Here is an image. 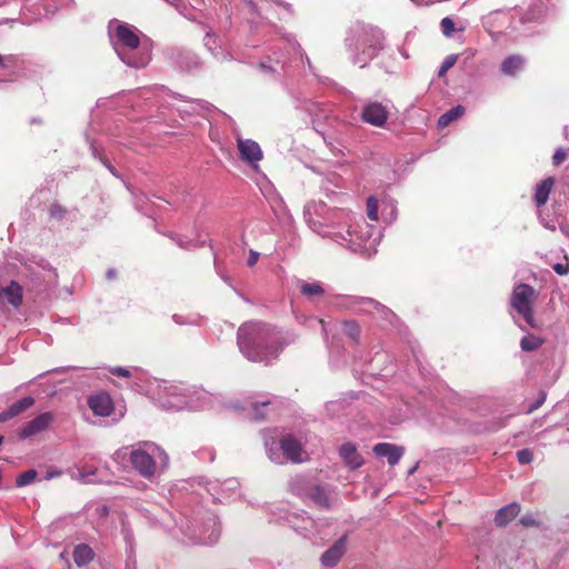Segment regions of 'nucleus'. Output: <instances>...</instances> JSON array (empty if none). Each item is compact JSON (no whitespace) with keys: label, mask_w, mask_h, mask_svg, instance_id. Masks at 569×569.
Here are the masks:
<instances>
[{"label":"nucleus","mask_w":569,"mask_h":569,"mask_svg":"<svg viewBox=\"0 0 569 569\" xmlns=\"http://www.w3.org/2000/svg\"><path fill=\"white\" fill-rule=\"evenodd\" d=\"M271 330L263 323L246 322L238 329V346L240 351L251 361H263L277 358L282 346L274 349L264 347L270 338Z\"/></svg>","instance_id":"f257e3e1"},{"label":"nucleus","mask_w":569,"mask_h":569,"mask_svg":"<svg viewBox=\"0 0 569 569\" xmlns=\"http://www.w3.org/2000/svg\"><path fill=\"white\" fill-rule=\"evenodd\" d=\"M539 292L530 284L519 283L513 288L510 297V306L522 316L529 327L536 329L538 323L535 319V303Z\"/></svg>","instance_id":"f03ea898"},{"label":"nucleus","mask_w":569,"mask_h":569,"mask_svg":"<svg viewBox=\"0 0 569 569\" xmlns=\"http://www.w3.org/2000/svg\"><path fill=\"white\" fill-rule=\"evenodd\" d=\"M279 443L283 456L292 463H301L307 460V452L302 443L293 435L282 436Z\"/></svg>","instance_id":"7ed1b4c3"},{"label":"nucleus","mask_w":569,"mask_h":569,"mask_svg":"<svg viewBox=\"0 0 569 569\" xmlns=\"http://www.w3.org/2000/svg\"><path fill=\"white\" fill-rule=\"evenodd\" d=\"M54 415L50 411L42 412L32 420L28 421L19 431L20 439L32 438L46 431L53 422Z\"/></svg>","instance_id":"20e7f679"},{"label":"nucleus","mask_w":569,"mask_h":569,"mask_svg":"<svg viewBox=\"0 0 569 569\" xmlns=\"http://www.w3.org/2000/svg\"><path fill=\"white\" fill-rule=\"evenodd\" d=\"M130 462L133 468L146 478L153 476L156 471L154 459L143 450H133L130 453Z\"/></svg>","instance_id":"39448f33"},{"label":"nucleus","mask_w":569,"mask_h":569,"mask_svg":"<svg viewBox=\"0 0 569 569\" xmlns=\"http://www.w3.org/2000/svg\"><path fill=\"white\" fill-rule=\"evenodd\" d=\"M362 120L375 127H382L388 119V111L380 102H370L363 107L361 112Z\"/></svg>","instance_id":"423d86ee"},{"label":"nucleus","mask_w":569,"mask_h":569,"mask_svg":"<svg viewBox=\"0 0 569 569\" xmlns=\"http://www.w3.org/2000/svg\"><path fill=\"white\" fill-rule=\"evenodd\" d=\"M88 406L96 416L109 417L113 412V401L107 392L90 396Z\"/></svg>","instance_id":"0eeeda50"},{"label":"nucleus","mask_w":569,"mask_h":569,"mask_svg":"<svg viewBox=\"0 0 569 569\" xmlns=\"http://www.w3.org/2000/svg\"><path fill=\"white\" fill-rule=\"evenodd\" d=\"M347 551V535L340 537L328 550L321 556L323 567H335L338 565L342 556Z\"/></svg>","instance_id":"6e6552de"},{"label":"nucleus","mask_w":569,"mask_h":569,"mask_svg":"<svg viewBox=\"0 0 569 569\" xmlns=\"http://www.w3.org/2000/svg\"><path fill=\"white\" fill-rule=\"evenodd\" d=\"M238 150L243 161L254 164L262 159L260 146L251 139H238Z\"/></svg>","instance_id":"1a4fd4ad"},{"label":"nucleus","mask_w":569,"mask_h":569,"mask_svg":"<svg viewBox=\"0 0 569 569\" xmlns=\"http://www.w3.org/2000/svg\"><path fill=\"white\" fill-rule=\"evenodd\" d=\"M22 287L17 281L0 289V306L10 305L18 308L22 303Z\"/></svg>","instance_id":"9d476101"},{"label":"nucleus","mask_w":569,"mask_h":569,"mask_svg":"<svg viewBox=\"0 0 569 569\" xmlns=\"http://www.w3.org/2000/svg\"><path fill=\"white\" fill-rule=\"evenodd\" d=\"M373 452L378 457H386L390 466H396L399 462L400 458L402 457L405 450L402 447L392 443L381 442L377 443L373 447Z\"/></svg>","instance_id":"9b49d317"},{"label":"nucleus","mask_w":569,"mask_h":569,"mask_svg":"<svg viewBox=\"0 0 569 569\" xmlns=\"http://www.w3.org/2000/svg\"><path fill=\"white\" fill-rule=\"evenodd\" d=\"M34 405V399L30 396L13 402L8 409L0 413V423L10 420Z\"/></svg>","instance_id":"f8f14e48"},{"label":"nucleus","mask_w":569,"mask_h":569,"mask_svg":"<svg viewBox=\"0 0 569 569\" xmlns=\"http://www.w3.org/2000/svg\"><path fill=\"white\" fill-rule=\"evenodd\" d=\"M521 507L517 502L509 503L500 508L495 516V523L498 527H506L511 522L520 512Z\"/></svg>","instance_id":"ddd939ff"},{"label":"nucleus","mask_w":569,"mask_h":569,"mask_svg":"<svg viewBox=\"0 0 569 569\" xmlns=\"http://www.w3.org/2000/svg\"><path fill=\"white\" fill-rule=\"evenodd\" d=\"M116 37L126 47L137 49L140 44L138 34L127 24H119L116 29Z\"/></svg>","instance_id":"4468645a"},{"label":"nucleus","mask_w":569,"mask_h":569,"mask_svg":"<svg viewBox=\"0 0 569 569\" xmlns=\"http://www.w3.org/2000/svg\"><path fill=\"white\" fill-rule=\"evenodd\" d=\"M340 456L351 469H357L363 463V459L358 453L356 447L350 442L341 446Z\"/></svg>","instance_id":"2eb2a0df"},{"label":"nucleus","mask_w":569,"mask_h":569,"mask_svg":"<svg viewBox=\"0 0 569 569\" xmlns=\"http://www.w3.org/2000/svg\"><path fill=\"white\" fill-rule=\"evenodd\" d=\"M555 186V178L548 177L537 184L535 191V202L537 207H542L548 202L549 194Z\"/></svg>","instance_id":"dca6fc26"},{"label":"nucleus","mask_w":569,"mask_h":569,"mask_svg":"<svg viewBox=\"0 0 569 569\" xmlns=\"http://www.w3.org/2000/svg\"><path fill=\"white\" fill-rule=\"evenodd\" d=\"M93 557L94 552L88 545H78L73 550V560L78 567L88 565Z\"/></svg>","instance_id":"f3484780"},{"label":"nucleus","mask_w":569,"mask_h":569,"mask_svg":"<svg viewBox=\"0 0 569 569\" xmlns=\"http://www.w3.org/2000/svg\"><path fill=\"white\" fill-rule=\"evenodd\" d=\"M523 64V58L518 54L506 58L501 63V71L507 76H515L516 72L521 69Z\"/></svg>","instance_id":"a211bd4d"},{"label":"nucleus","mask_w":569,"mask_h":569,"mask_svg":"<svg viewBox=\"0 0 569 569\" xmlns=\"http://www.w3.org/2000/svg\"><path fill=\"white\" fill-rule=\"evenodd\" d=\"M463 113L465 108L461 104H458L439 117L438 126L440 128H445L449 126L452 121L462 117Z\"/></svg>","instance_id":"6ab92c4d"},{"label":"nucleus","mask_w":569,"mask_h":569,"mask_svg":"<svg viewBox=\"0 0 569 569\" xmlns=\"http://www.w3.org/2000/svg\"><path fill=\"white\" fill-rule=\"evenodd\" d=\"M309 498L321 508H330L329 497L323 490V488L319 486H316L310 490Z\"/></svg>","instance_id":"aec40b11"},{"label":"nucleus","mask_w":569,"mask_h":569,"mask_svg":"<svg viewBox=\"0 0 569 569\" xmlns=\"http://www.w3.org/2000/svg\"><path fill=\"white\" fill-rule=\"evenodd\" d=\"M543 342V339L533 335H528L521 339L520 347L523 351H535L538 350Z\"/></svg>","instance_id":"412c9836"},{"label":"nucleus","mask_w":569,"mask_h":569,"mask_svg":"<svg viewBox=\"0 0 569 569\" xmlns=\"http://www.w3.org/2000/svg\"><path fill=\"white\" fill-rule=\"evenodd\" d=\"M343 333L349 337L355 343H358L361 336V329L359 325L353 321H345L343 322Z\"/></svg>","instance_id":"4be33fe9"},{"label":"nucleus","mask_w":569,"mask_h":569,"mask_svg":"<svg viewBox=\"0 0 569 569\" xmlns=\"http://www.w3.org/2000/svg\"><path fill=\"white\" fill-rule=\"evenodd\" d=\"M300 291L303 296H306L308 298H312L316 296H322L325 292L322 286L318 282H312V283L303 282L300 287Z\"/></svg>","instance_id":"5701e85b"},{"label":"nucleus","mask_w":569,"mask_h":569,"mask_svg":"<svg viewBox=\"0 0 569 569\" xmlns=\"http://www.w3.org/2000/svg\"><path fill=\"white\" fill-rule=\"evenodd\" d=\"M378 200L375 197H369L367 200V216L371 221H378Z\"/></svg>","instance_id":"b1692460"},{"label":"nucleus","mask_w":569,"mask_h":569,"mask_svg":"<svg viewBox=\"0 0 569 569\" xmlns=\"http://www.w3.org/2000/svg\"><path fill=\"white\" fill-rule=\"evenodd\" d=\"M37 475H38V472L34 469H29V470L24 471L23 473H21L16 479V485L18 487L27 486V485L31 483L37 478Z\"/></svg>","instance_id":"393cba45"},{"label":"nucleus","mask_w":569,"mask_h":569,"mask_svg":"<svg viewBox=\"0 0 569 569\" xmlns=\"http://www.w3.org/2000/svg\"><path fill=\"white\" fill-rule=\"evenodd\" d=\"M457 60L458 54L447 56L438 71V77H443L456 64Z\"/></svg>","instance_id":"a878e982"},{"label":"nucleus","mask_w":569,"mask_h":569,"mask_svg":"<svg viewBox=\"0 0 569 569\" xmlns=\"http://www.w3.org/2000/svg\"><path fill=\"white\" fill-rule=\"evenodd\" d=\"M441 31L446 37H451L455 30V22L451 18L446 17L440 22Z\"/></svg>","instance_id":"bb28decb"},{"label":"nucleus","mask_w":569,"mask_h":569,"mask_svg":"<svg viewBox=\"0 0 569 569\" xmlns=\"http://www.w3.org/2000/svg\"><path fill=\"white\" fill-rule=\"evenodd\" d=\"M50 217L54 220H61L66 213V209L59 203H53L49 209Z\"/></svg>","instance_id":"cd10ccee"},{"label":"nucleus","mask_w":569,"mask_h":569,"mask_svg":"<svg viewBox=\"0 0 569 569\" xmlns=\"http://www.w3.org/2000/svg\"><path fill=\"white\" fill-rule=\"evenodd\" d=\"M552 269L559 276H567L569 273V259H568V257L566 256L563 258L562 262H558V263L553 264Z\"/></svg>","instance_id":"c85d7f7f"},{"label":"nucleus","mask_w":569,"mask_h":569,"mask_svg":"<svg viewBox=\"0 0 569 569\" xmlns=\"http://www.w3.org/2000/svg\"><path fill=\"white\" fill-rule=\"evenodd\" d=\"M517 458L521 465H527L532 461L533 455L529 449H522L517 452Z\"/></svg>","instance_id":"c756f323"},{"label":"nucleus","mask_w":569,"mask_h":569,"mask_svg":"<svg viewBox=\"0 0 569 569\" xmlns=\"http://www.w3.org/2000/svg\"><path fill=\"white\" fill-rule=\"evenodd\" d=\"M520 523L523 527H539L540 522L532 515H525L520 518Z\"/></svg>","instance_id":"7c9ffc66"},{"label":"nucleus","mask_w":569,"mask_h":569,"mask_svg":"<svg viewBox=\"0 0 569 569\" xmlns=\"http://www.w3.org/2000/svg\"><path fill=\"white\" fill-rule=\"evenodd\" d=\"M567 159V151L562 148L558 149L553 157H552V162L555 166H559L560 163H562L565 160Z\"/></svg>","instance_id":"2f4dec72"},{"label":"nucleus","mask_w":569,"mask_h":569,"mask_svg":"<svg viewBox=\"0 0 569 569\" xmlns=\"http://www.w3.org/2000/svg\"><path fill=\"white\" fill-rule=\"evenodd\" d=\"M545 400H546V393H545V392H542V393L540 395V398H539L535 403H532V405L529 407V409H528V411H527V412H528V413H532V412H533L535 410H537L540 406H542V403L545 402Z\"/></svg>","instance_id":"473e14b6"},{"label":"nucleus","mask_w":569,"mask_h":569,"mask_svg":"<svg viewBox=\"0 0 569 569\" xmlns=\"http://www.w3.org/2000/svg\"><path fill=\"white\" fill-rule=\"evenodd\" d=\"M112 373L116 376H119V377H124V378H129L131 376L129 370L121 368V367H117V368L112 369Z\"/></svg>","instance_id":"72a5a7b5"},{"label":"nucleus","mask_w":569,"mask_h":569,"mask_svg":"<svg viewBox=\"0 0 569 569\" xmlns=\"http://www.w3.org/2000/svg\"><path fill=\"white\" fill-rule=\"evenodd\" d=\"M258 258H259V253L251 250L249 259H248V266H250V267L254 266L258 261Z\"/></svg>","instance_id":"f704fd0d"},{"label":"nucleus","mask_w":569,"mask_h":569,"mask_svg":"<svg viewBox=\"0 0 569 569\" xmlns=\"http://www.w3.org/2000/svg\"><path fill=\"white\" fill-rule=\"evenodd\" d=\"M253 410H254V418H256V419H258V420H259V419H263V418H264V416H263L262 413H260V412H259V405H257V403H256V405L253 406Z\"/></svg>","instance_id":"c9c22d12"},{"label":"nucleus","mask_w":569,"mask_h":569,"mask_svg":"<svg viewBox=\"0 0 569 569\" xmlns=\"http://www.w3.org/2000/svg\"><path fill=\"white\" fill-rule=\"evenodd\" d=\"M363 301H365V302H367V303H369V305H372V306H375V307L380 306V303H379L378 301H376V300H373V299H370V298H366V299H363Z\"/></svg>","instance_id":"e433bc0d"},{"label":"nucleus","mask_w":569,"mask_h":569,"mask_svg":"<svg viewBox=\"0 0 569 569\" xmlns=\"http://www.w3.org/2000/svg\"><path fill=\"white\" fill-rule=\"evenodd\" d=\"M417 468H418V465H416L415 467H411V469L409 470V475H412Z\"/></svg>","instance_id":"4c0bfd02"},{"label":"nucleus","mask_w":569,"mask_h":569,"mask_svg":"<svg viewBox=\"0 0 569 569\" xmlns=\"http://www.w3.org/2000/svg\"><path fill=\"white\" fill-rule=\"evenodd\" d=\"M268 405H269V401H266V402H262V403H261V407H266V406H268Z\"/></svg>","instance_id":"58836bf2"},{"label":"nucleus","mask_w":569,"mask_h":569,"mask_svg":"<svg viewBox=\"0 0 569 569\" xmlns=\"http://www.w3.org/2000/svg\"><path fill=\"white\" fill-rule=\"evenodd\" d=\"M3 440H4L3 436H0V446L3 443Z\"/></svg>","instance_id":"ea45409f"},{"label":"nucleus","mask_w":569,"mask_h":569,"mask_svg":"<svg viewBox=\"0 0 569 569\" xmlns=\"http://www.w3.org/2000/svg\"><path fill=\"white\" fill-rule=\"evenodd\" d=\"M2 64H3V59H2V57L0 56V66H2Z\"/></svg>","instance_id":"a19ab883"}]
</instances>
